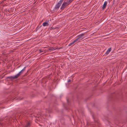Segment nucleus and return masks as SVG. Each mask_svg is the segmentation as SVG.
<instances>
[{"instance_id": "obj_1", "label": "nucleus", "mask_w": 127, "mask_h": 127, "mask_svg": "<svg viewBox=\"0 0 127 127\" xmlns=\"http://www.w3.org/2000/svg\"><path fill=\"white\" fill-rule=\"evenodd\" d=\"M26 67H25L21 71H20L19 73L16 75L13 76H11L9 77V79H15L17 78L19 76L21 75L23 72L25 70Z\"/></svg>"}, {"instance_id": "obj_2", "label": "nucleus", "mask_w": 127, "mask_h": 127, "mask_svg": "<svg viewBox=\"0 0 127 127\" xmlns=\"http://www.w3.org/2000/svg\"><path fill=\"white\" fill-rule=\"evenodd\" d=\"M84 35V34L83 33H82L80 35H78L77 37V38L75 39V40L76 42H79L83 39V37Z\"/></svg>"}, {"instance_id": "obj_3", "label": "nucleus", "mask_w": 127, "mask_h": 127, "mask_svg": "<svg viewBox=\"0 0 127 127\" xmlns=\"http://www.w3.org/2000/svg\"><path fill=\"white\" fill-rule=\"evenodd\" d=\"M64 0H60L59 2L57 3L55 7V9H58Z\"/></svg>"}, {"instance_id": "obj_4", "label": "nucleus", "mask_w": 127, "mask_h": 127, "mask_svg": "<svg viewBox=\"0 0 127 127\" xmlns=\"http://www.w3.org/2000/svg\"><path fill=\"white\" fill-rule=\"evenodd\" d=\"M68 5V3H67L65 2H64L62 5L61 9L62 10H63L66 6Z\"/></svg>"}, {"instance_id": "obj_5", "label": "nucleus", "mask_w": 127, "mask_h": 127, "mask_svg": "<svg viewBox=\"0 0 127 127\" xmlns=\"http://www.w3.org/2000/svg\"><path fill=\"white\" fill-rule=\"evenodd\" d=\"M107 4V2L105 1L104 2V4L103 5L102 8L103 9H104L106 7V6Z\"/></svg>"}, {"instance_id": "obj_6", "label": "nucleus", "mask_w": 127, "mask_h": 127, "mask_svg": "<svg viewBox=\"0 0 127 127\" xmlns=\"http://www.w3.org/2000/svg\"><path fill=\"white\" fill-rule=\"evenodd\" d=\"M31 125V123L30 122H28L27 124L24 126V127H30Z\"/></svg>"}, {"instance_id": "obj_7", "label": "nucleus", "mask_w": 127, "mask_h": 127, "mask_svg": "<svg viewBox=\"0 0 127 127\" xmlns=\"http://www.w3.org/2000/svg\"><path fill=\"white\" fill-rule=\"evenodd\" d=\"M111 48H109L106 52L105 54L106 55L108 54L111 51Z\"/></svg>"}, {"instance_id": "obj_8", "label": "nucleus", "mask_w": 127, "mask_h": 127, "mask_svg": "<svg viewBox=\"0 0 127 127\" xmlns=\"http://www.w3.org/2000/svg\"><path fill=\"white\" fill-rule=\"evenodd\" d=\"M48 25L49 24L47 22H44L42 24V25L44 27L48 26Z\"/></svg>"}, {"instance_id": "obj_9", "label": "nucleus", "mask_w": 127, "mask_h": 127, "mask_svg": "<svg viewBox=\"0 0 127 127\" xmlns=\"http://www.w3.org/2000/svg\"><path fill=\"white\" fill-rule=\"evenodd\" d=\"M56 49V48H53V47H52L50 48L49 49V50H50V51H52Z\"/></svg>"}, {"instance_id": "obj_10", "label": "nucleus", "mask_w": 127, "mask_h": 127, "mask_svg": "<svg viewBox=\"0 0 127 127\" xmlns=\"http://www.w3.org/2000/svg\"><path fill=\"white\" fill-rule=\"evenodd\" d=\"M72 1V0H69L67 1H66L65 2L67 3H68V5H69Z\"/></svg>"}, {"instance_id": "obj_11", "label": "nucleus", "mask_w": 127, "mask_h": 127, "mask_svg": "<svg viewBox=\"0 0 127 127\" xmlns=\"http://www.w3.org/2000/svg\"><path fill=\"white\" fill-rule=\"evenodd\" d=\"M58 29V27H52L51 28H50V30H54L56 29Z\"/></svg>"}, {"instance_id": "obj_12", "label": "nucleus", "mask_w": 127, "mask_h": 127, "mask_svg": "<svg viewBox=\"0 0 127 127\" xmlns=\"http://www.w3.org/2000/svg\"><path fill=\"white\" fill-rule=\"evenodd\" d=\"M76 42V41L75 40L73 42L69 44L68 45V46H71L72 45H73V44L74 43Z\"/></svg>"}, {"instance_id": "obj_13", "label": "nucleus", "mask_w": 127, "mask_h": 127, "mask_svg": "<svg viewBox=\"0 0 127 127\" xmlns=\"http://www.w3.org/2000/svg\"><path fill=\"white\" fill-rule=\"evenodd\" d=\"M92 116H93V119H94V121H95V116L94 115H93Z\"/></svg>"}, {"instance_id": "obj_14", "label": "nucleus", "mask_w": 127, "mask_h": 127, "mask_svg": "<svg viewBox=\"0 0 127 127\" xmlns=\"http://www.w3.org/2000/svg\"><path fill=\"white\" fill-rule=\"evenodd\" d=\"M120 80V82H118L117 83V84H120V83H121L122 82V81H121V80Z\"/></svg>"}, {"instance_id": "obj_15", "label": "nucleus", "mask_w": 127, "mask_h": 127, "mask_svg": "<svg viewBox=\"0 0 127 127\" xmlns=\"http://www.w3.org/2000/svg\"><path fill=\"white\" fill-rule=\"evenodd\" d=\"M39 51L40 53H41L43 52V51L42 50H39Z\"/></svg>"}, {"instance_id": "obj_16", "label": "nucleus", "mask_w": 127, "mask_h": 127, "mask_svg": "<svg viewBox=\"0 0 127 127\" xmlns=\"http://www.w3.org/2000/svg\"><path fill=\"white\" fill-rule=\"evenodd\" d=\"M71 80H68V81H67V82H68V83L69 82H71Z\"/></svg>"}, {"instance_id": "obj_17", "label": "nucleus", "mask_w": 127, "mask_h": 127, "mask_svg": "<svg viewBox=\"0 0 127 127\" xmlns=\"http://www.w3.org/2000/svg\"><path fill=\"white\" fill-rule=\"evenodd\" d=\"M67 101L68 102V99H67Z\"/></svg>"}, {"instance_id": "obj_18", "label": "nucleus", "mask_w": 127, "mask_h": 127, "mask_svg": "<svg viewBox=\"0 0 127 127\" xmlns=\"http://www.w3.org/2000/svg\"><path fill=\"white\" fill-rule=\"evenodd\" d=\"M7 80V81H10L9 80Z\"/></svg>"}, {"instance_id": "obj_19", "label": "nucleus", "mask_w": 127, "mask_h": 127, "mask_svg": "<svg viewBox=\"0 0 127 127\" xmlns=\"http://www.w3.org/2000/svg\"><path fill=\"white\" fill-rule=\"evenodd\" d=\"M48 112H50L49 111H48Z\"/></svg>"}]
</instances>
